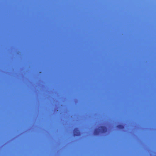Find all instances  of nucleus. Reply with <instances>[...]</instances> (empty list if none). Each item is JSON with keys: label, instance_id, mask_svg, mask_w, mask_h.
<instances>
[{"label": "nucleus", "instance_id": "obj_1", "mask_svg": "<svg viewBox=\"0 0 156 156\" xmlns=\"http://www.w3.org/2000/svg\"><path fill=\"white\" fill-rule=\"evenodd\" d=\"M107 129L104 126H101L99 127L98 129H96L94 132L95 135H98L100 132L101 133H105L106 132Z\"/></svg>", "mask_w": 156, "mask_h": 156}, {"label": "nucleus", "instance_id": "obj_2", "mask_svg": "<svg viewBox=\"0 0 156 156\" xmlns=\"http://www.w3.org/2000/svg\"><path fill=\"white\" fill-rule=\"evenodd\" d=\"M74 135L75 136H79L80 135V133L77 128H75L73 130Z\"/></svg>", "mask_w": 156, "mask_h": 156}, {"label": "nucleus", "instance_id": "obj_3", "mask_svg": "<svg viewBox=\"0 0 156 156\" xmlns=\"http://www.w3.org/2000/svg\"><path fill=\"white\" fill-rule=\"evenodd\" d=\"M117 127L119 129H122L124 128V126L122 125H119L117 126Z\"/></svg>", "mask_w": 156, "mask_h": 156}]
</instances>
